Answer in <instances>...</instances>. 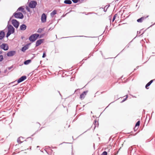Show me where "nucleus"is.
Returning a JSON list of instances; mask_svg holds the SVG:
<instances>
[{"instance_id": "obj_17", "label": "nucleus", "mask_w": 155, "mask_h": 155, "mask_svg": "<svg viewBox=\"0 0 155 155\" xmlns=\"http://www.w3.org/2000/svg\"><path fill=\"white\" fill-rule=\"evenodd\" d=\"M64 3L66 4L70 5L72 3V2L70 0H65Z\"/></svg>"}, {"instance_id": "obj_4", "label": "nucleus", "mask_w": 155, "mask_h": 155, "mask_svg": "<svg viewBox=\"0 0 155 155\" xmlns=\"http://www.w3.org/2000/svg\"><path fill=\"white\" fill-rule=\"evenodd\" d=\"M11 21L12 23L14 26L16 28H18L19 25V22L16 19H12Z\"/></svg>"}, {"instance_id": "obj_44", "label": "nucleus", "mask_w": 155, "mask_h": 155, "mask_svg": "<svg viewBox=\"0 0 155 155\" xmlns=\"http://www.w3.org/2000/svg\"><path fill=\"white\" fill-rule=\"evenodd\" d=\"M147 17H148V16H146V18H147Z\"/></svg>"}, {"instance_id": "obj_21", "label": "nucleus", "mask_w": 155, "mask_h": 155, "mask_svg": "<svg viewBox=\"0 0 155 155\" xmlns=\"http://www.w3.org/2000/svg\"><path fill=\"white\" fill-rule=\"evenodd\" d=\"M24 10V8L22 7H19L17 10V11H21V12H23Z\"/></svg>"}, {"instance_id": "obj_26", "label": "nucleus", "mask_w": 155, "mask_h": 155, "mask_svg": "<svg viewBox=\"0 0 155 155\" xmlns=\"http://www.w3.org/2000/svg\"><path fill=\"white\" fill-rule=\"evenodd\" d=\"M11 34H12L11 33H10L8 31L6 34V37L7 38H8L11 35Z\"/></svg>"}, {"instance_id": "obj_8", "label": "nucleus", "mask_w": 155, "mask_h": 155, "mask_svg": "<svg viewBox=\"0 0 155 155\" xmlns=\"http://www.w3.org/2000/svg\"><path fill=\"white\" fill-rule=\"evenodd\" d=\"M47 16L45 13H43L41 16V20L43 23H45L46 21Z\"/></svg>"}, {"instance_id": "obj_11", "label": "nucleus", "mask_w": 155, "mask_h": 155, "mask_svg": "<svg viewBox=\"0 0 155 155\" xmlns=\"http://www.w3.org/2000/svg\"><path fill=\"white\" fill-rule=\"evenodd\" d=\"M43 39H39L37 40L35 44L36 47H37L41 44L43 42Z\"/></svg>"}, {"instance_id": "obj_23", "label": "nucleus", "mask_w": 155, "mask_h": 155, "mask_svg": "<svg viewBox=\"0 0 155 155\" xmlns=\"http://www.w3.org/2000/svg\"><path fill=\"white\" fill-rule=\"evenodd\" d=\"M44 28H39L37 32L39 33H41L44 30Z\"/></svg>"}, {"instance_id": "obj_37", "label": "nucleus", "mask_w": 155, "mask_h": 155, "mask_svg": "<svg viewBox=\"0 0 155 155\" xmlns=\"http://www.w3.org/2000/svg\"><path fill=\"white\" fill-rule=\"evenodd\" d=\"M140 43H141V44H143V42L144 43V41H143V40H141L140 41ZM142 45L143 46V45Z\"/></svg>"}, {"instance_id": "obj_24", "label": "nucleus", "mask_w": 155, "mask_h": 155, "mask_svg": "<svg viewBox=\"0 0 155 155\" xmlns=\"http://www.w3.org/2000/svg\"><path fill=\"white\" fill-rule=\"evenodd\" d=\"M22 138V137H19L18 139V140H17V142H18L19 143V144H20L21 143H22V142L21 141V139H20V138Z\"/></svg>"}, {"instance_id": "obj_12", "label": "nucleus", "mask_w": 155, "mask_h": 155, "mask_svg": "<svg viewBox=\"0 0 155 155\" xmlns=\"http://www.w3.org/2000/svg\"><path fill=\"white\" fill-rule=\"evenodd\" d=\"M27 28V26L24 24H22L20 27V29L22 31H24L26 30Z\"/></svg>"}, {"instance_id": "obj_3", "label": "nucleus", "mask_w": 155, "mask_h": 155, "mask_svg": "<svg viewBox=\"0 0 155 155\" xmlns=\"http://www.w3.org/2000/svg\"><path fill=\"white\" fill-rule=\"evenodd\" d=\"M37 3L36 1H31L28 4V6L31 8H35Z\"/></svg>"}, {"instance_id": "obj_2", "label": "nucleus", "mask_w": 155, "mask_h": 155, "mask_svg": "<svg viewBox=\"0 0 155 155\" xmlns=\"http://www.w3.org/2000/svg\"><path fill=\"white\" fill-rule=\"evenodd\" d=\"M13 16L16 18L22 19L23 18L24 15L21 12H16L14 13L13 14Z\"/></svg>"}, {"instance_id": "obj_36", "label": "nucleus", "mask_w": 155, "mask_h": 155, "mask_svg": "<svg viewBox=\"0 0 155 155\" xmlns=\"http://www.w3.org/2000/svg\"><path fill=\"white\" fill-rule=\"evenodd\" d=\"M13 67V66H11V67H8V69L9 70H10V69H11Z\"/></svg>"}, {"instance_id": "obj_39", "label": "nucleus", "mask_w": 155, "mask_h": 155, "mask_svg": "<svg viewBox=\"0 0 155 155\" xmlns=\"http://www.w3.org/2000/svg\"><path fill=\"white\" fill-rule=\"evenodd\" d=\"M2 50L0 51V54H1L2 53Z\"/></svg>"}, {"instance_id": "obj_32", "label": "nucleus", "mask_w": 155, "mask_h": 155, "mask_svg": "<svg viewBox=\"0 0 155 155\" xmlns=\"http://www.w3.org/2000/svg\"><path fill=\"white\" fill-rule=\"evenodd\" d=\"M139 127H135V126L134 127V131H136L137 129H138Z\"/></svg>"}, {"instance_id": "obj_50", "label": "nucleus", "mask_w": 155, "mask_h": 155, "mask_svg": "<svg viewBox=\"0 0 155 155\" xmlns=\"http://www.w3.org/2000/svg\"><path fill=\"white\" fill-rule=\"evenodd\" d=\"M116 0L117 1H118V0Z\"/></svg>"}, {"instance_id": "obj_35", "label": "nucleus", "mask_w": 155, "mask_h": 155, "mask_svg": "<svg viewBox=\"0 0 155 155\" xmlns=\"http://www.w3.org/2000/svg\"><path fill=\"white\" fill-rule=\"evenodd\" d=\"M127 97H126L124 98V99H123L121 101V103H122L124 102L125 100H126V99H127Z\"/></svg>"}, {"instance_id": "obj_22", "label": "nucleus", "mask_w": 155, "mask_h": 155, "mask_svg": "<svg viewBox=\"0 0 155 155\" xmlns=\"http://www.w3.org/2000/svg\"><path fill=\"white\" fill-rule=\"evenodd\" d=\"M145 31H143V30H141L140 31H137V34H139L141 33V35H142L144 33Z\"/></svg>"}, {"instance_id": "obj_25", "label": "nucleus", "mask_w": 155, "mask_h": 155, "mask_svg": "<svg viewBox=\"0 0 155 155\" xmlns=\"http://www.w3.org/2000/svg\"><path fill=\"white\" fill-rule=\"evenodd\" d=\"M140 121L139 120L138 121L136 124L135 126V127H138L140 125Z\"/></svg>"}, {"instance_id": "obj_30", "label": "nucleus", "mask_w": 155, "mask_h": 155, "mask_svg": "<svg viewBox=\"0 0 155 155\" xmlns=\"http://www.w3.org/2000/svg\"><path fill=\"white\" fill-rule=\"evenodd\" d=\"M26 9L27 10V11L28 12H30L31 10L27 6L26 8Z\"/></svg>"}, {"instance_id": "obj_5", "label": "nucleus", "mask_w": 155, "mask_h": 155, "mask_svg": "<svg viewBox=\"0 0 155 155\" xmlns=\"http://www.w3.org/2000/svg\"><path fill=\"white\" fill-rule=\"evenodd\" d=\"M8 32L12 34L15 32V29L11 25H8Z\"/></svg>"}, {"instance_id": "obj_28", "label": "nucleus", "mask_w": 155, "mask_h": 155, "mask_svg": "<svg viewBox=\"0 0 155 155\" xmlns=\"http://www.w3.org/2000/svg\"><path fill=\"white\" fill-rule=\"evenodd\" d=\"M3 59V57L2 55H0V62L2 61Z\"/></svg>"}, {"instance_id": "obj_38", "label": "nucleus", "mask_w": 155, "mask_h": 155, "mask_svg": "<svg viewBox=\"0 0 155 155\" xmlns=\"http://www.w3.org/2000/svg\"><path fill=\"white\" fill-rule=\"evenodd\" d=\"M107 5L106 6H105V7H104V11L105 12H106L107 11V8L106 9V10H105V7H107Z\"/></svg>"}, {"instance_id": "obj_48", "label": "nucleus", "mask_w": 155, "mask_h": 155, "mask_svg": "<svg viewBox=\"0 0 155 155\" xmlns=\"http://www.w3.org/2000/svg\"><path fill=\"white\" fill-rule=\"evenodd\" d=\"M136 68H135V69H134V70H136Z\"/></svg>"}, {"instance_id": "obj_27", "label": "nucleus", "mask_w": 155, "mask_h": 155, "mask_svg": "<svg viewBox=\"0 0 155 155\" xmlns=\"http://www.w3.org/2000/svg\"><path fill=\"white\" fill-rule=\"evenodd\" d=\"M107 155V152L106 151H104L103 152L101 155Z\"/></svg>"}, {"instance_id": "obj_41", "label": "nucleus", "mask_w": 155, "mask_h": 155, "mask_svg": "<svg viewBox=\"0 0 155 155\" xmlns=\"http://www.w3.org/2000/svg\"><path fill=\"white\" fill-rule=\"evenodd\" d=\"M13 17V16H12L10 18V19H9V21H11V19H12V18Z\"/></svg>"}, {"instance_id": "obj_19", "label": "nucleus", "mask_w": 155, "mask_h": 155, "mask_svg": "<svg viewBox=\"0 0 155 155\" xmlns=\"http://www.w3.org/2000/svg\"><path fill=\"white\" fill-rule=\"evenodd\" d=\"M57 11L56 10H54L50 14L51 16V17H53V16L56 14Z\"/></svg>"}, {"instance_id": "obj_47", "label": "nucleus", "mask_w": 155, "mask_h": 155, "mask_svg": "<svg viewBox=\"0 0 155 155\" xmlns=\"http://www.w3.org/2000/svg\"><path fill=\"white\" fill-rule=\"evenodd\" d=\"M51 28H50L49 29V30H50L51 29Z\"/></svg>"}, {"instance_id": "obj_45", "label": "nucleus", "mask_w": 155, "mask_h": 155, "mask_svg": "<svg viewBox=\"0 0 155 155\" xmlns=\"http://www.w3.org/2000/svg\"><path fill=\"white\" fill-rule=\"evenodd\" d=\"M59 94H60V95H61V94H60V92H59Z\"/></svg>"}, {"instance_id": "obj_14", "label": "nucleus", "mask_w": 155, "mask_h": 155, "mask_svg": "<svg viewBox=\"0 0 155 155\" xmlns=\"http://www.w3.org/2000/svg\"><path fill=\"white\" fill-rule=\"evenodd\" d=\"M28 45H26L22 48L21 51L23 52H25L26 50L28 49Z\"/></svg>"}, {"instance_id": "obj_31", "label": "nucleus", "mask_w": 155, "mask_h": 155, "mask_svg": "<svg viewBox=\"0 0 155 155\" xmlns=\"http://www.w3.org/2000/svg\"><path fill=\"white\" fill-rule=\"evenodd\" d=\"M71 1L75 3H77L79 1L78 0H71Z\"/></svg>"}, {"instance_id": "obj_9", "label": "nucleus", "mask_w": 155, "mask_h": 155, "mask_svg": "<svg viewBox=\"0 0 155 155\" xmlns=\"http://www.w3.org/2000/svg\"><path fill=\"white\" fill-rule=\"evenodd\" d=\"M26 77L25 76H23L20 78L18 80V83H19L25 80L26 78Z\"/></svg>"}, {"instance_id": "obj_6", "label": "nucleus", "mask_w": 155, "mask_h": 155, "mask_svg": "<svg viewBox=\"0 0 155 155\" xmlns=\"http://www.w3.org/2000/svg\"><path fill=\"white\" fill-rule=\"evenodd\" d=\"M0 48L4 51H7L8 49V45L5 43H3L0 45Z\"/></svg>"}, {"instance_id": "obj_33", "label": "nucleus", "mask_w": 155, "mask_h": 155, "mask_svg": "<svg viewBox=\"0 0 155 155\" xmlns=\"http://www.w3.org/2000/svg\"><path fill=\"white\" fill-rule=\"evenodd\" d=\"M45 35V33H44L43 34H41L40 36V37L39 38H41L42 37H43Z\"/></svg>"}, {"instance_id": "obj_15", "label": "nucleus", "mask_w": 155, "mask_h": 155, "mask_svg": "<svg viewBox=\"0 0 155 155\" xmlns=\"http://www.w3.org/2000/svg\"><path fill=\"white\" fill-rule=\"evenodd\" d=\"M145 18V17H142L138 19L137 20V21L138 22L141 23L142 22V21L143 20H144Z\"/></svg>"}, {"instance_id": "obj_49", "label": "nucleus", "mask_w": 155, "mask_h": 155, "mask_svg": "<svg viewBox=\"0 0 155 155\" xmlns=\"http://www.w3.org/2000/svg\"><path fill=\"white\" fill-rule=\"evenodd\" d=\"M138 67H139V66H138L137 67V68H138Z\"/></svg>"}, {"instance_id": "obj_42", "label": "nucleus", "mask_w": 155, "mask_h": 155, "mask_svg": "<svg viewBox=\"0 0 155 155\" xmlns=\"http://www.w3.org/2000/svg\"><path fill=\"white\" fill-rule=\"evenodd\" d=\"M129 149L130 150L131 149H132V147H130L129 148Z\"/></svg>"}, {"instance_id": "obj_16", "label": "nucleus", "mask_w": 155, "mask_h": 155, "mask_svg": "<svg viewBox=\"0 0 155 155\" xmlns=\"http://www.w3.org/2000/svg\"><path fill=\"white\" fill-rule=\"evenodd\" d=\"M154 80H151L146 84V89H148V88L147 87L150 85V84L153 82Z\"/></svg>"}, {"instance_id": "obj_1", "label": "nucleus", "mask_w": 155, "mask_h": 155, "mask_svg": "<svg viewBox=\"0 0 155 155\" xmlns=\"http://www.w3.org/2000/svg\"><path fill=\"white\" fill-rule=\"evenodd\" d=\"M39 35L38 34H35L31 35L29 38V40L32 42L35 41L39 37Z\"/></svg>"}, {"instance_id": "obj_18", "label": "nucleus", "mask_w": 155, "mask_h": 155, "mask_svg": "<svg viewBox=\"0 0 155 155\" xmlns=\"http://www.w3.org/2000/svg\"><path fill=\"white\" fill-rule=\"evenodd\" d=\"M93 124L94 127V129H95L97 126L98 125V122L96 120H95Z\"/></svg>"}, {"instance_id": "obj_40", "label": "nucleus", "mask_w": 155, "mask_h": 155, "mask_svg": "<svg viewBox=\"0 0 155 155\" xmlns=\"http://www.w3.org/2000/svg\"><path fill=\"white\" fill-rule=\"evenodd\" d=\"M148 115H149L148 114H147V115H146V120L147 119V116H148Z\"/></svg>"}, {"instance_id": "obj_43", "label": "nucleus", "mask_w": 155, "mask_h": 155, "mask_svg": "<svg viewBox=\"0 0 155 155\" xmlns=\"http://www.w3.org/2000/svg\"><path fill=\"white\" fill-rule=\"evenodd\" d=\"M107 9L110 6V5H108V6L107 5Z\"/></svg>"}, {"instance_id": "obj_20", "label": "nucleus", "mask_w": 155, "mask_h": 155, "mask_svg": "<svg viewBox=\"0 0 155 155\" xmlns=\"http://www.w3.org/2000/svg\"><path fill=\"white\" fill-rule=\"evenodd\" d=\"M31 61V60H28L25 61L24 63L25 65H27L30 63Z\"/></svg>"}, {"instance_id": "obj_34", "label": "nucleus", "mask_w": 155, "mask_h": 155, "mask_svg": "<svg viewBox=\"0 0 155 155\" xmlns=\"http://www.w3.org/2000/svg\"><path fill=\"white\" fill-rule=\"evenodd\" d=\"M46 56V54L45 53H43V55H42V57L43 58H45V57Z\"/></svg>"}, {"instance_id": "obj_46", "label": "nucleus", "mask_w": 155, "mask_h": 155, "mask_svg": "<svg viewBox=\"0 0 155 155\" xmlns=\"http://www.w3.org/2000/svg\"><path fill=\"white\" fill-rule=\"evenodd\" d=\"M38 147H39V146H38L37 147H38Z\"/></svg>"}, {"instance_id": "obj_13", "label": "nucleus", "mask_w": 155, "mask_h": 155, "mask_svg": "<svg viewBox=\"0 0 155 155\" xmlns=\"http://www.w3.org/2000/svg\"><path fill=\"white\" fill-rule=\"evenodd\" d=\"M5 33L4 31H2L0 32V40H2L5 37Z\"/></svg>"}, {"instance_id": "obj_10", "label": "nucleus", "mask_w": 155, "mask_h": 155, "mask_svg": "<svg viewBox=\"0 0 155 155\" xmlns=\"http://www.w3.org/2000/svg\"><path fill=\"white\" fill-rule=\"evenodd\" d=\"M88 91H84L80 95V98L81 99H84L85 96L87 94L88 92Z\"/></svg>"}, {"instance_id": "obj_7", "label": "nucleus", "mask_w": 155, "mask_h": 155, "mask_svg": "<svg viewBox=\"0 0 155 155\" xmlns=\"http://www.w3.org/2000/svg\"><path fill=\"white\" fill-rule=\"evenodd\" d=\"M16 52L15 51H12L8 52L7 54V55L8 57H11L14 56Z\"/></svg>"}, {"instance_id": "obj_29", "label": "nucleus", "mask_w": 155, "mask_h": 155, "mask_svg": "<svg viewBox=\"0 0 155 155\" xmlns=\"http://www.w3.org/2000/svg\"><path fill=\"white\" fill-rule=\"evenodd\" d=\"M117 15V14H115L114 15V17L113 18V19H112V22H113L114 21V20H115Z\"/></svg>"}]
</instances>
